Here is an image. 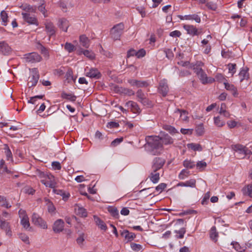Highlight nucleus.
<instances>
[{
  "label": "nucleus",
  "mask_w": 252,
  "mask_h": 252,
  "mask_svg": "<svg viewBox=\"0 0 252 252\" xmlns=\"http://www.w3.org/2000/svg\"><path fill=\"white\" fill-rule=\"evenodd\" d=\"M146 143L145 148L152 155L160 154L163 146L160 141V137L158 136H147L145 138Z\"/></svg>",
  "instance_id": "obj_1"
},
{
  "label": "nucleus",
  "mask_w": 252,
  "mask_h": 252,
  "mask_svg": "<svg viewBox=\"0 0 252 252\" xmlns=\"http://www.w3.org/2000/svg\"><path fill=\"white\" fill-rule=\"evenodd\" d=\"M41 179V182L46 187L54 189L57 185L55 177L52 175H45L44 173L41 172L39 175Z\"/></svg>",
  "instance_id": "obj_2"
},
{
  "label": "nucleus",
  "mask_w": 252,
  "mask_h": 252,
  "mask_svg": "<svg viewBox=\"0 0 252 252\" xmlns=\"http://www.w3.org/2000/svg\"><path fill=\"white\" fill-rule=\"evenodd\" d=\"M193 70L202 84L212 83L215 82V79L212 77L208 78L206 73L201 67H194Z\"/></svg>",
  "instance_id": "obj_3"
},
{
  "label": "nucleus",
  "mask_w": 252,
  "mask_h": 252,
  "mask_svg": "<svg viewBox=\"0 0 252 252\" xmlns=\"http://www.w3.org/2000/svg\"><path fill=\"white\" fill-rule=\"evenodd\" d=\"M124 28V25L122 23L115 25L110 30L111 38L114 40H120Z\"/></svg>",
  "instance_id": "obj_4"
},
{
  "label": "nucleus",
  "mask_w": 252,
  "mask_h": 252,
  "mask_svg": "<svg viewBox=\"0 0 252 252\" xmlns=\"http://www.w3.org/2000/svg\"><path fill=\"white\" fill-rule=\"evenodd\" d=\"M39 75L37 68L30 69V76L28 80V86L30 88L35 86L38 81Z\"/></svg>",
  "instance_id": "obj_5"
},
{
  "label": "nucleus",
  "mask_w": 252,
  "mask_h": 252,
  "mask_svg": "<svg viewBox=\"0 0 252 252\" xmlns=\"http://www.w3.org/2000/svg\"><path fill=\"white\" fill-rule=\"evenodd\" d=\"M231 149L239 155L242 156L241 158H244L246 155L249 154L248 149L245 146L240 144H233L231 145Z\"/></svg>",
  "instance_id": "obj_6"
},
{
  "label": "nucleus",
  "mask_w": 252,
  "mask_h": 252,
  "mask_svg": "<svg viewBox=\"0 0 252 252\" xmlns=\"http://www.w3.org/2000/svg\"><path fill=\"white\" fill-rule=\"evenodd\" d=\"M165 163V159L159 157L154 158L152 163L151 170L160 171Z\"/></svg>",
  "instance_id": "obj_7"
},
{
  "label": "nucleus",
  "mask_w": 252,
  "mask_h": 252,
  "mask_svg": "<svg viewBox=\"0 0 252 252\" xmlns=\"http://www.w3.org/2000/svg\"><path fill=\"white\" fill-rule=\"evenodd\" d=\"M137 100L142 104L148 107L152 106V102L146 97V95L143 92L142 90L139 89L136 93Z\"/></svg>",
  "instance_id": "obj_8"
},
{
  "label": "nucleus",
  "mask_w": 252,
  "mask_h": 252,
  "mask_svg": "<svg viewBox=\"0 0 252 252\" xmlns=\"http://www.w3.org/2000/svg\"><path fill=\"white\" fill-rule=\"evenodd\" d=\"M32 220L35 225L43 229H47V225L46 222L36 213H33L32 217Z\"/></svg>",
  "instance_id": "obj_9"
},
{
  "label": "nucleus",
  "mask_w": 252,
  "mask_h": 252,
  "mask_svg": "<svg viewBox=\"0 0 252 252\" xmlns=\"http://www.w3.org/2000/svg\"><path fill=\"white\" fill-rule=\"evenodd\" d=\"M25 59L27 62L34 63L39 62L41 60V57L37 53H31L25 55Z\"/></svg>",
  "instance_id": "obj_10"
},
{
  "label": "nucleus",
  "mask_w": 252,
  "mask_h": 252,
  "mask_svg": "<svg viewBox=\"0 0 252 252\" xmlns=\"http://www.w3.org/2000/svg\"><path fill=\"white\" fill-rule=\"evenodd\" d=\"M158 91L163 96H166L169 91V88L166 80H161L159 82Z\"/></svg>",
  "instance_id": "obj_11"
},
{
  "label": "nucleus",
  "mask_w": 252,
  "mask_h": 252,
  "mask_svg": "<svg viewBox=\"0 0 252 252\" xmlns=\"http://www.w3.org/2000/svg\"><path fill=\"white\" fill-rule=\"evenodd\" d=\"M128 82L131 86H135L137 88H145L149 86V83L146 81L130 79L128 80Z\"/></svg>",
  "instance_id": "obj_12"
},
{
  "label": "nucleus",
  "mask_w": 252,
  "mask_h": 252,
  "mask_svg": "<svg viewBox=\"0 0 252 252\" xmlns=\"http://www.w3.org/2000/svg\"><path fill=\"white\" fill-rule=\"evenodd\" d=\"M12 52V49L5 41L0 42V53L6 56L10 55Z\"/></svg>",
  "instance_id": "obj_13"
},
{
  "label": "nucleus",
  "mask_w": 252,
  "mask_h": 252,
  "mask_svg": "<svg viewBox=\"0 0 252 252\" xmlns=\"http://www.w3.org/2000/svg\"><path fill=\"white\" fill-rule=\"evenodd\" d=\"M64 222L62 219L56 220L53 226V230L56 233H60L63 230Z\"/></svg>",
  "instance_id": "obj_14"
},
{
  "label": "nucleus",
  "mask_w": 252,
  "mask_h": 252,
  "mask_svg": "<svg viewBox=\"0 0 252 252\" xmlns=\"http://www.w3.org/2000/svg\"><path fill=\"white\" fill-rule=\"evenodd\" d=\"M183 28L187 31L188 34L191 36L198 35L200 33L198 29L193 25H184Z\"/></svg>",
  "instance_id": "obj_15"
},
{
  "label": "nucleus",
  "mask_w": 252,
  "mask_h": 252,
  "mask_svg": "<svg viewBox=\"0 0 252 252\" xmlns=\"http://www.w3.org/2000/svg\"><path fill=\"white\" fill-rule=\"evenodd\" d=\"M22 15L24 21L28 24L36 26L38 25L37 19L35 17L31 16L30 14L27 13L22 12Z\"/></svg>",
  "instance_id": "obj_16"
},
{
  "label": "nucleus",
  "mask_w": 252,
  "mask_h": 252,
  "mask_svg": "<svg viewBox=\"0 0 252 252\" xmlns=\"http://www.w3.org/2000/svg\"><path fill=\"white\" fill-rule=\"evenodd\" d=\"M44 25L46 32L50 38L52 35L55 34L56 32V28L54 26V24L49 21H46Z\"/></svg>",
  "instance_id": "obj_17"
},
{
  "label": "nucleus",
  "mask_w": 252,
  "mask_h": 252,
  "mask_svg": "<svg viewBox=\"0 0 252 252\" xmlns=\"http://www.w3.org/2000/svg\"><path fill=\"white\" fill-rule=\"evenodd\" d=\"M86 75L91 78L98 79L101 77V73L95 68L90 69L88 72H86Z\"/></svg>",
  "instance_id": "obj_18"
},
{
  "label": "nucleus",
  "mask_w": 252,
  "mask_h": 252,
  "mask_svg": "<svg viewBox=\"0 0 252 252\" xmlns=\"http://www.w3.org/2000/svg\"><path fill=\"white\" fill-rule=\"evenodd\" d=\"M125 106L130 109L133 113H137L140 112V109L137 103L134 101H128L126 103Z\"/></svg>",
  "instance_id": "obj_19"
},
{
  "label": "nucleus",
  "mask_w": 252,
  "mask_h": 252,
  "mask_svg": "<svg viewBox=\"0 0 252 252\" xmlns=\"http://www.w3.org/2000/svg\"><path fill=\"white\" fill-rule=\"evenodd\" d=\"M160 171L151 170L150 174L148 177L150 181L154 184L157 183L160 179Z\"/></svg>",
  "instance_id": "obj_20"
},
{
  "label": "nucleus",
  "mask_w": 252,
  "mask_h": 252,
  "mask_svg": "<svg viewBox=\"0 0 252 252\" xmlns=\"http://www.w3.org/2000/svg\"><path fill=\"white\" fill-rule=\"evenodd\" d=\"M174 113L177 116H180L181 121L184 122L188 121L189 117L188 116V112L186 111L177 109L175 110Z\"/></svg>",
  "instance_id": "obj_21"
},
{
  "label": "nucleus",
  "mask_w": 252,
  "mask_h": 252,
  "mask_svg": "<svg viewBox=\"0 0 252 252\" xmlns=\"http://www.w3.org/2000/svg\"><path fill=\"white\" fill-rule=\"evenodd\" d=\"M0 228L6 232L7 235H11V231L10 229L9 223L5 220H2L0 221Z\"/></svg>",
  "instance_id": "obj_22"
},
{
  "label": "nucleus",
  "mask_w": 252,
  "mask_h": 252,
  "mask_svg": "<svg viewBox=\"0 0 252 252\" xmlns=\"http://www.w3.org/2000/svg\"><path fill=\"white\" fill-rule=\"evenodd\" d=\"M115 90L116 92H120L121 93L127 95L128 96H131L135 94L134 92L130 89L125 88H120L117 86L115 87Z\"/></svg>",
  "instance_id": "obj_23"
},
{
  "label": "nucleus",
  "mask_w": 252,
  "mask_h": 252,
  "mask_svg": "<svg viewBox=\"0 0 252 252\" xmlns=\"http://www.w3.org/2000/svg\"><path fill=\"white\" fill-rule=\"evenodd\" d=\"M224 85L225 86V88L227 90L230 91L234 97H237L238 95V93L237 92V88L234 86V85L228 83L224 82Z\"/></svg>",
  "instance_id": "obj_24"
},
{
  "label": "nucleus",
  "mask_w": 252,
  "mask_h": 252,
  "mask_svg": "<svg viewBox=\"0 0 252 252\" xmlns=\"http://www.w3.org/2000/svg\"><path fill=\"white\" fill-rule=\"evenodd\" d=\"M177 186L195 188L196 186V180L194 179H191L185 182H180L177 184Z\"/></svg>",
  "instance_id": "obj_25"
},
{
  "label": "nucleus",
  "mask_w": 252,
  "mask_h": 252,
  "mask_svg": "<svg viewBox=\"0 0 252 252\" xmlns=\"http://www.w3.org/2000/svg\"><path fill=\"white\" fill-rule=\"evenodd\" d=\"M121 235L125 237L127 242L132 241L136 236L134 233L129 232L128 230H124L123 231H122L121 232Z\"/></svg>",
  "instance_id": "obj_26"
},
{
  "label": "nucleus",
  "mask_w": 252,
  "mask_h": 252,
  "mask_svg": "<svg viewBox=\"0 0 252 252\" xmlns=\"http://www.w3.org/2000/svg\"><path fill=\"white\" fill-rule=\"evenodd\" d=\"M79 41L81 45L86 48H88L90 45V40L85 35L80 36Z\"/></svg>",
  "instance_id": "obj_27"
},
{
  "label": "nucleus",
  "mask_w": 252,
  "mask_h": 252,
  "mask_svg": "<svg viewBox=\"0 0 252 252\" xmlns=\"http://www.w3.org/2000/svg\"><path fill=\"white\" fill-rule=\"evenodd\" d=\"M59 27L63 31L66 32L69 27L68 21L64 18L60 19L59 21Z\"/></svg>",
  "instance_id": "obj_28"
},
{
  "label": "nucleus",
  "mask_w": 252,
  "mask_h": 252,
  "mask_svg": "<svg viewBox=\"0 0 252 252\" xmlns=\"http://www.w3.org/2000/svg\"><path fill=\"white\" fill-rule=\"evenodd\" d=\"M184 18L186 20L195 21L197 23L201 22L200 17L197 14L186 15L184 16Z\"/></svg>",
  "instance_id": "obj_29"
},
{
  "label": "nucleus",
  "mask_w": 252,
  "mask_h": 252,
  "mask_svg": "<svg viewBox=\"0 0 252 252\" xmlns=\"http://www.w3.org/2000/svg\"><path fill=\"white\" fill-rule=\"evenodd\" d=\"M160 141L162 143V145L164 144L165 145L171 144L173 143V139L167 134L164 135L162 137H160Z\"/></svg>",
  "instance_id": "obj_30"
},
{
  "label": "nucleus",
  "mask_w": 252,
  "mask_h": 252,
  "mask_svg": "<svg viewBox=\"0 0 252 252\" xmlns=\"http://www.w3.org/2000/svg\"><path fill=\"white\" fill-rule=\"evenodd\" d=\"M81 54H83L86 57L91 60H93L95 58V54L92 51L81 50L78 51V55H81Z\"/></svg>",
  "instance_id": "obj_31"
},
{
  "label": "nucleus",
  "mask_w": 252,
  "mask_h": 252,
  "mask_svg": "<svg viewBox=\"0 0 252 252\" xmlns=\"http://www.w3.org/2000/svg\"><path fill=\"white\" fill-rule=\"evenodd\" d=\"M240 81L242 82L245 79H248L249 78V74L248 69L243 68L239 73Z\"/></svg>",
  "instance_id": "obj_32"
},
{
  "label": "nucleus",
  "mask_w": 252,
  "mask_h": 252,
  "mask_svg": "<svg viewBox=\"0 0 252 252\" xmlns=\"http://www.w3.org/2000/svg\"><path fill=\"white\" fill-rule=\"evenodd\" d=\"M94 219L96 225L102 230H106L107 226L105 223L97 217H94Z\"/></svg>",
  "instance_id": "obj_33"
},
{
  "label": "nucleus",
  "mask_w": 252,
  "mask_h": 252,
  "mask_svg": "<svg viewBox=\"0 0 252 252\" xmlns=\"http://www.w3.org/2000/svg\"><path fill=\"white\" fill-rule=\"evenodd\" d=\"M210 238L216 242L218 240V233L217 232L216 228L215 226H213L211 228L210 232Z\"/></svg>",
  "instance_id": "obj_34"
},
{
  "label": "nucleus",
  "mask_w": 252,
  "mask_h": 252,
  "mask_svg": "<svg viewBox=\"0 0 252 252\" xmlns=\"http://www.w3.org/2000/svg\"><path fill=\"white\" fill-rule=\"evenodd\" d=\"M20 8L23 10L27 12H33L34 13L36 11L35 7L31 6L29 4H23L20 6Z\"/></svg>",
  "instance_id": "obj_35"
},
{
  "label": "nucleus",
  "mask_w": 252,
  "mask_h": 252,
  "mask_svg": "<svg viewBox=\"0 0 252 252\" xmlns=\"http://www.w3.org/2000/svg\"><path fill=\"white\" fill-rule=\"evenodd\" d=\"M76 213L77 215L81 217H86L87 216V212L85 209L83 207L78 206V208L75 209Z\"/></svg>",
  "instance_id": "obj_36"
},
{
  "label": "nucleus",
  "mask_w": 252,
  "mask_h": 252,
  "mask_svg": "<svg viewBox=\"0 0 252 252\" xmlns=\"http://www.w3.org/2000/svg\"><path fill=\"white\" fill-rule=\"evenodd\" d=\"M243 194L252 197V185H248L242 189Z\"/></svg>",
  "instance_id": "obj_37"
},
{
  "label": "nucleus",
  "mask_w": 252,
  "mask_h": 252,
  "mask_svg": "<svg viewBox=\"0 0 252 252\" xmlns=\"http://www.w3.org/2000/svg\"><path fill=\"white\" fill-rule=\"evenodd\" d=\"M183 165L187 168L192 169L195 166V163L193 161L186 159L183 162Z\"/></svg>",
  "instance_id": "obj_38"
},
{
  "label": "nucleus",
  "mask_w": 252,
  "mask_h": 252,
  "mask_svg": "<svg viewBox=\"0 0 252 252\" xmlns=\"http://www.w3.org/2000/svg\"><path fill=\"white\" fill-rule=\"evenodd\" d=\"M0 16L2 23V24L3 26H6L8 22V14L5 11L2 10L0 13Z\"/></svg>",
  "instance_id": "obj_39"
},
{
  "label": "nucleus",
  "mask_w": 252,
  "mask_h": 252,
  "mask_svg": "<svg viewBox=\"0 0 252 252\" xmlns=\"http://www.w3.org/2000/svg\"><path fill=\"white\" fill-rule=\"evenodd\" d=\"M61 96L63 98L71 101H75L76 99V96L75 95H72L70 94H66L65 93H63Z\"/></svg>",
  "instance_id": "obj_40"
},
{
  "label": "nucleus",
  "mask_w": 252,
  "mask_h": 252,
  "mask_svg": "<svg viewBox=\"0 0 252 252\" xmlns=\"http://www.w3.org/2000/svg\"><path fill=\"white\" fill-rule=\"evenodd\" d=\"M195 131L196 133V134L198 136H201L202 135L204 132V127L203 124H200L197 126L195 127Z\"/></svg>",
  "instance_id": "obj_41"
},
{
  "label": "nucleus",
  "mask_w": 252,
  "mask_h": 252,
  "mask_svg": "<svg viewBox=\"0 0 252 252\" xmlns=\"http://www.w3.org/2000/svg\"><path fill=\"white\" fill-rule=\"evenodd\" d=\"M21 223L24 228L27 229L30 228V224L29 222V219L28 217H25L21 220Z\"/></svg>",
  "instance_id": "obj_42"
},
{
  "label": "nucleus",
  "mask_w": 252,
  "mask_h": 252,
  "mask_svg": "<svg viewBox=\"0 0 252 252\" xmlns=\"http://www.w3.org/2000/svg\"><path fill=\"white\" fill-rule=\"evenodd\" d=\"M108 211L113 217L115 218L118 217L119 211L116 207L113 206H109L108 208Z\"/></svg>",
  "instance_id": "obj_43"
},
{
  "label": "nucleus",
  "mask_w": 252,
  "mask_h": 252,
  "mask_svg": "<svg viewBox=\"0 0 252 252\" xmlns=\"http://www.w3.org/2000/svg\"><path fill=\"white\" fill-rule=\"evenodd\" d=\"M64 49L68 53H71L76 49L75 46L71 43L66 42L64 46Z\"/></svg>",
  "instance_id": "obj_44"
},
{
  "label": "nucleus",
  "mask_w": 252,
  "mask_h": 252,
  "mask_svg": "<svg viewBox=\"0 0 252 252\" xmlns=\"http://www.w3.org/2000/svg\"><path fill=\"white\" fill-rule=\"evenodd\" d=\"M0 203L1 206L6 208H9L11 207V205L8 203L6 197L0 195Z\"/></svg>",
  "instance_id": "obj_45"
},
{
  "label": "nucleus",
  "mask_w": 252,
  "mask_h": 252,
  "mask_svg": "<svg viewBox=\"0 0 252 252\" xmlns=\"http://www.w3.org/2000/svg\"><path fill=\"white\" fill-rule=\"evenodd\" d=\"M214 120L215 125L218 127H222L225 125V122L221 120L219 116L215 117Z\"/></svg>",
  "instance_id": "obj_46"
},
{
  "label": "nucleus",
  "mask_w": 252,
  "mask_h": 252,
  "mask_svg": "<svg viewBox=\"0 0 252 252\" xmlns=\"http://www.w3.org/2000/svg\"><path fill=\"white\" fill-rule=\"evenodd\" d=\"M229 73L232 76L236 71V64L230 63L227 65Z\"/></svg>",
  "instance_id": "obj_47"
},
{
  "label": "nucleus",
  "mask_w": 252,
  "mask_h": 252,
  "mask_svg": "<svg viewBox=\"0 0 252 252\" xmlns=\"http://www.w3.org/2000/svg\"><path fill=\"white\" fill-rule=\"evenodd\" d=\"M188 147L195 151H201L202 150L201 146L199 144L190 143L188 144Z\"/></svg>",
  "instance_id": "obj_48"
},
{
  "label": "nucleus",
  "mask_w": 252,
  "mask_h": 252,
  "mask_svg": "<svg viewBox=\"0 0 252 252\" xmlns=\"http://www.w3.org/2000/svg\"><path fill=\"white\" fill-rule=\"evenodd\" d=\"M45 201L46 202V205L48 208V210L49 213H53L55 210V207H54L52 202H51L48 199H45Z\"/></svg>",
  "instance_id": "obj_49"
},
{
  "label": "nucleus",
  "mask_w": 252,
  "mask_h": 252,
  "mask_svg": "<svg viewBox=\"0 0 252 252\" xmlns=\"http://www.w3.org/2000/svg\"><path fill=\"white\" fill-rule=\"evenodd\" d=\"M231 245H233V248L237 251L239 252H244L245 249L244 247H242L240 244L237 242H232Z\"/></svg>",
  "instance_id": "obj_50"
},
{
  "label": "nucleus",
  "mask_w": 252,
  "mask_h": 252,
  "mask_svg": "<svg viewBox=\"0 0 252 252\" xmlns=\"http://www.w3.org/2000/svg\"><path fill=\"white\" fill-rule=\"evenodd\" d=\"M189 175V171L186 169H183L181 171L179 175V178L183 180L188 177Z\"/></svg>",
  "instance_id": "obj_51"
},
{
  "label": "nucleus",
  "mask_w": 252,
  "mask_h": 252,
  "mask_svg": "<svg viewBox=\"0 0 252 252\" xmlns=\"http://www.w3.org/2000/svg\"><path fill=\"white\" fill-rule=\"evenodd\" d=\"M130 247L132 250L135 252H139L143 248L142 245L134 243H131Z\"/></svg>",
  "instance_id": "obj_52"
},
{
  "label": "nucleus",
  "mask_w": 252,
  "mask_h": 252,
  "mask_svg": "<svg viewBox=\"0 0 252 252\" xmlns=\"http://www.w3.org/2000/svg\"><path fill=\"white\" fill-rule=\"evenodd\" d=\"M42 3H41V4L38 6V10L42 13V14L44 15V16L45 17H46L48 16L47 14H46V10L45 9V6L44 4V0H41Z\"/></svg>",
  "instance_id": "obj_53"
},
{
  "label": "nucleus",
  "mask_w": 252,
  "mask_h": 252,
  "mask_svg": "<svg viewBox=\"0 0 252 252\" xmlns=\"http://www.w3.org/2000/svg\"><path fill=\"white\" fill-rule=\"evenodd\" d=\"M164 53L166 55V57L169 59H171L174 57V54L172 50L170 49L165 48L163 50Z\"/></svg>",
  "instance_id": "obj_54"
},
{
  "label": "nucleus",
  "mask_w": 252,
  "mask_h": 252,
  "mask_svg": "<svg viewBox=\"0 0 252 252\" xmlns=\"http://www.w3.org/2000/svg\"><path fill=\"white\" fill-rule=\"evenodd\" d=\"M185 228H181L179 230H175L176 233L179 234V235H177L176 237L178 239H182L184 237V234L186 233Z\"/></svg>",
  "instance_id": "obj_55"
},
{
  "label": "nucleus",
  "mask_w": 252,
  "mask_h": 252,
  "mask_svg": "<svg viewBox=\"0 0 252 252\" xmlns=\"http://www.w3.org/2000/svg\"><path fill=\"white\" fill-rule=\"evenodd\" d=\"M65 77L68 82L73 80V72L71 69H68L65 74Z\"/></svg>",
  "instance_id": "obj_56"
},
{
  "label": "nucleus",
  "mask_w": 252,
  "mask_h": 252,
  "mask_svg": "<svg viewBox=\"0 0 252 252\" xmlns=\"http://www.w3.org/2000/svg\"><path fill=\"white\" fill-rule=\"evenodd\" d=\"M44 95H39L31 97L30 99L28 100V102L30 103H32L33 104H35L37 98L42 99Z\"/></svg>",
  "instance_id": "obj_57"
},
{
  "label": "nucleus",
  "mask_w": 252,
  "mask_h": 252,
  "mask_svg": "<svg viewBox=\"0 0 252 252\" xmlns=\"http://www.w3.org/2000/svg\"><path fill=\"white\" fill-rule=\"evenodd\" d=\"M206 7L210 10L216 11L217 9V5L213 2H209L206 4Z\"/></svg>",
  "instance_id": "obj_58"
},
{
  "label": "nucleus",
  "mask_w": 252,
  "mask_h": 252,
  "mask_svg": "<svg viewBox=\"0 0 252 252\" xmlns=\"http://www.w3.org/2000/svg\"><path fill=\"white\" fill-rule=\"evenodd\" d=\"M38 49L40 51L41 53L43 54L45 57L49 56V53L48 50L43 45L40 44Z\"/></svg>",
  "instance_id": "obj_59"
},
{
  "label": "nucleus",
  "mask_w": 252,
  "mask_h": 252,
  "mask_svg": "<svg viewBox=\"0 0 252 252\" xmlns=\"http://www.w3.org/2000/svg\"><path fill=\"white\" fill-rule=\"evenodd\" d=\"M197 168L201 170H203L207 166V163L204 161H200L196 164Z\"/></svg>",
  "instance_id": "obj_60"
},
{
  "label": "nucleus",
  "mask_w": 252,
  "mask_h": 252,
  "mask_svg": "<svg viewBox=\"0 0 252 252\" xmlns=\"http://www.w3.org/2000/svg\"><path fill=\"white\" fill-rule=\"evenodd\" d=\"M123 141V138L121 137L119 138H116L111 143L112 147H116Z\"/></svg>",
  "instance_id": "obj_61"
},
{
  "label": "nucleus",
  "mask_w": 252,
  "mask_h": 252,
  "mask_svg": "<svg viewBox=\"0 0 252 252\" xmlns=\"http://www.w3.org/2000/svg\"><path fill=\"white\" fill-rule=\"evenodd\" d=\"M167 185L165 183H160L156 188V189L157 191L162 192L166 188Z\"/></svg>",
  "instance_id": "obj_62"
},
{
  "label": "nucleus",
  "mask_w": 252,
  "mask_h": 252,
  "mask_svg": "<svg viewBox=\"0 0 252 252\" xmlns=\"http://www.w3.org/2000/svg\"><path fill=\"white\" fill-rule=\"evenodd\" d=\"M146 55V51L144 49H141L136 51V56L138 58H140L144 57Z\"/></svg>",
  "instance_id": "obj_63"
},
{
  "label": "nucleus",
  "mask_w": 252,
  "mask_h": 252,
  "mask_svg": "<svg viewBox=\"0 0 252 252\" xmlns=\"http://www.w3.org/2000/svg\"><path fill=\"white\" fill-rule=\"evenodd\" d=\"M227 125L229 128H233L237 126V122L234 120L228 121L227 122Z\"/></svg>",
  "instance_id": "obj_64"
}]
</instances>
